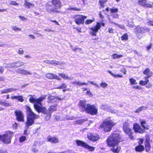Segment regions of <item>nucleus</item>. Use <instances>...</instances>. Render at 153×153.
<instances>
[{
  "label": "nucleus",
  "mask_w": 153,
  "mask_h": 153,
  "mask_svg": "<svg viewBox=\"0 0 153 153\" xmlns=\"http://www.w3.org/2000/svg\"><path fill=\"white\" fill-rule=\"evenodd\" d=\"M123 141L120 134L115 131L112 133L108 137L106 142L107 146L111 147L110 149L111 151L114 153H119L121 148L118 145Z\"/></svg>",
  "instance_id": "f257e3e1"
},
{
  "label": "nucleus",
  "mask_w": 153,
  "mask_h": 153,
  "mask_svg": "<svg viewBox=\"0 0 153 153\" xmlns=\"http://www.w3.org/2000/svg\"><path fill=\"white\" fill-rule=\"evenodd\" d=\"M25 109L27 114L26 121L25 123L26 129L24 130L23 134L27 137L29 134V132H27L29 126L34 123L35 120L38 118V116L33 111L29 106H25Z\"/></svg>",
  "instance_id": "f03ea898"
},
{
  "label": "nucleus",
  "mask_w": 153,
  "mask_h": 153,
  "mask_svg": "<svg viewBox=\"0 0 153 153\" xmlns=\"http://www.w3.org/2000/svg\"><path fill=\"white\" fill-rule=\"evenodd\" d=\"M51 2L53 7L51 8V5L50 2L47 3L45 5L46 11L49 13H60L61 11L59 9H60L62 6V3L60 0H51Z\"/></svg>",
  "instance_id": "7ed1b4c3"
},
{
  "label": "nucleus",
  "mask_w": 153,
  "mask_h": 153,
  "mask_svg": "<svg viewBox=\"0 0 153 153\" xmlns=\"http://www.w3.org/2000/svg\"><path fill=\"white\" fill-rule=\"evenodd\" d=\"M116 124V123L112 120H105L103 121L99 127V130H102L104 132H110Z\"/></svg>",
  "instance_id": "20e7f679"
},
{
  "label": "nucleus",
  "mask_w": 153,
  "mask_h": 153,
  "mask_svg": "<svg viewBox=\"0 0 153 153\" xmlns=\"http://www.w3.org/2000/svg\"><path fill=\"white\" fill-rule=\"evenodd\" d=\"M14 135V133L13 131H8L4 134L0 135V140L5 144H10Z\"/></svg>",
  "instance_id": "39448f33"
},
{
  "label": "nucleus",
  "mask_w": 153,
  "mask_h": 153,
  "mask_svg": "<svg viewBox=\"0 0 153 153\" xmlns=\"http://www.w3.org/2000/svg\"><path fill=\"white\" fill-rule=\"evenodd\" d=\"M33 106L35 110L38 113H42L43 114H46L45 117V120H48L50 119L51 116V113L49 111L48 112L47 110L45 107H40L37 104L33 105Z\"/></svg>",
  "instance_id": "423d86ee"
},
{
  "label": "nucleus",
  "mask_w": 153,
  "mask_h": 153,
  "mask_svg": "<svg viewBox=\"0 0 153 153\" xmlns=\"http://www.w3.org/2000/svg\"><path fill=\"white\" fill-rule=\"evenodd\" d=\"M129 126L128 123L125 122L123 124V130L131 140H133L134 138V132L132 131V129L130 128Z\"/></svg>",
  "instance_id": "0eeeda50"
},
{
  "label": "nucleus",
  "mask_w": 153,
  "mask_h": 153,
  "mask_svg": "<svg viewBox=\"0 0 153 153\" xmlns=\"http://www.w3.org/2000/svg\"><path fill=\"white\" fill-rule=\"evenodd\" d=\"M85 112L91 115H96L98 113V109L94 105L87 103Z\"/></svg>",
  "instance_id": "6e6552de"
},
{
  "label": "nucleus",
  "mask_w": 153,
  "mask_h": 153,
  "mask_svg": "<svg viewBox=\"0 0 153 153\" xmlns=\"http://www.w3.org/2000/svg\"><path fill=\"white\" fill-rule=\"evenodd\" d=\"M134 30L135 35L139 39L141 38V36H140V34L145 33L146 31L147 32L149 30V29L145 27H141L140 25L136 26L134 28Z\"/></svg>",
  "instance_id": "1a4fd4ad"
},
{
  "label": "nucleus",
  "mask_w": 153,
  "mask_h": 153,
  "mask_svg": "<svg viewBox=\"0 0 153 153\" xmlns=\"http://www.w3.org/2000/svg\"><path fill=\"white\" fill-rule=\"evenodd\" d=\"M14 114L16 120L18 122H24L25 121V116L23 112L20 110H15Z\"/></svg>",
  "instance_id": "9d476101"
},
{
  "label": "nucleus",
  "mask_w": 153,
  "mask_h": 153,
  "mask_svg": "<svg viewBox=\"0 0 153 153\" xmlns=\"http://www.w3.org/2000/svg\"><path fill=\"white\" fill-rule=\"evenodd\" d=\"M76 145L78 146L82 147L86 149L90 152H93L95 150V148L94 147L89 145L85 142L82 140H76Z\"/></svg>",
  "instance_id": "9b49d317"
},
{
  "label": "nucleus",
  "mask_w": 153,
  "mask_h": 153,
  "mask_svg": "<svg viewBox=\"0 0 153 153\" xmlns=\"http://www.w3.org/2000/svg\"><path fill=\"white\" fill-rule=\"evenodd\" d=\"M30 97L29 99V101L31 103H35L36 104H37V105H42V100L46 98V95H41L38 98L35 99L31 95H30Z\"/></svg>",
  "instance_id": "f8f14e48"
},
{
  "label": "nucleus",
  "mask_w": 153,
  "mask_h": 153,
  "mask_svg": "<svg viewBox=\"0 0 153 153\" xmlns=\"http://www.w3.org/2000/svg\"><path fill=\"white\" fill-rule=\"evenodd\" d=\"M74 21L75 23L78 25L83 24L84 22V20L87 18V16L80 14H76L74 16Z\"/></svg>",
  "instance_id": "ddd939ff"
},
{
  "label": "nucleus",
  "mask_w": 153,
  "mask_h": 153,
  "mask_svg": "<svg viewBox=\"0 0 153 153\" xmlns=\"http://www.w3.org/2000/svg\"><path fill=\"white\" fill-rule=\"evenodd\" d=\"M88 139L93 142H97L100 139V135L97 133L89 132L87 134Z\"/></svg>",
  "instance_id": "4468645a"
},
{
  "label": "nucleus",
  "mask_w": 153,
  "mask_h": 153,
  "mask_svg": "<svg viewBox=\"0 0 153 153\" xmlns=\"http://www.w3.org/2000/svg\"><path fill=\"white\" fill-rule=\"evenodd\" d=\"M100 28V23L99 22H97L95 26H93L89 28L90 30L89 32V33L92 36H96L97 33Z\"/></svg>",
  "instance_id": "2eb2a0df"
},
{
  "label": "nucleus",
  "mask_w": 153,
  "mask_h": 153,
  "mask_svg": "<svg viewBox=\"0 0 153 153\" xmlns=\"http://www.w3.org/2000/svg\"><path fill=\"white\" fill-rule=\"evenodd\" d=\"M146 138L145 139L144 149L146 152H149L151 149V144L150 142V138L149 136L146 135Z\"/></svg>",
  "instance_id": "dca6fc26"
},
{
  "label": "nucleus",
  "mask_w": 153,
  "mask_h": 153,
  "mask_svg": "<svg viewBox=\"0 0 153 153\" xmlns=\"http://www.w3.org/2000/svg\"><path fill=\"white\" fill-rule=\"evenodd\" d=\"M133 129L135 133L143 134L145 132V130L142 128L137 123H135L133 126Z\"/></svg>",
  "instance_id": "f3484780"
},
{
  "label": "nucleus",
  "mask_w": 153,
  "mask_h": 153,
  "mask_svg": "<svg viewBox=\"0 0 153 153\" xmlns=\"http://www.w3.org/2000/svg\"><path fill=\"white\" fill-rule=\"evenodd\" d=\"M138 4L144 7L152 8L153 7L152 5L147 3V0H139L138 1Z\"/></svg>",
  "instance_id": "a211bd4d"
},
{
  "label": "nucleus",
  "mask_w": 153,
  "mask_h": 153,
  "mask_svg": "<svg viewBox=\"0 0 153 153\" xmlns=\"http://www.w3.org/2000/svg\"><path fill=\"white\" fill-rule=\"evenodd\" d=\"M87 105L86 101L84 100H80L78 104L79 107L82 109V111H85Z\"/></svg>",
  "instance_id": "6ab92c4d"
},
{
  "label": "nucleus",
  "mask_w": 153,
  "mask_h": 153,
  "mask_svg": "<svg viewBox=\"0 0 153 153\" xmlns=\"http://www.w3.org/2000/svg\"><path fill=\"white\" fill-rule=\"evenodd\" d=\"M47 140L48 142H50L51 143L56 144L59 142V140L58 138L55 137H53L51 135L48 136Z\"/></svg>",
  "instance_id": "aec40b11"
},
{
  "label": "nucleus",
  "mask_w": 153,
  "mask_h": 153,
  "mask_svg": "<svg viewBox=\"0 0 153 153\" xmlns=\"http://www.w3.org/2000/svg\"><path fill=\"white\" fill-rule=\"evenodd\" d=\"M141 126L144 130H148L149 128L150 125L148 124L145 120H140Z\"/></svg>",
  "instance_id": "412c9836"
},
{
  "label": "nucleus",
  "mask_w": 153,
  "mask_h": 153,
  "mask_svg": "<svg viewBox=\"0 0 153 153\" xmlns=\"http://www.w3.org/2000/svg\"><path fill=\"white\" fill-rule=\"evenodd\" d=\"M150 77H151V75L145 76L143 77V79L145 80V81H144L142 80H140L139 82V84L142 86H145L147 85L149 82V78Z\"/></svg>",
  "instance_id": "4be33fe9"
},
{
  "label": "nucleus",
  "mask_w": 153,
  "mask_h": 153,
  "mask_svg": "<svg viewBox=\"0 0 153 153\" xmlns=\"http://www.w3.org/2000/svg\"><path fill=\"white\" fill-rule=\"evenodd\" d=\"M45 76L47 78L50 79H55L58 80H60L61 79L57 75L52 73H48L46 74Z\"/></svg>",
  "instance_id": "5701e85b"
},
{
  "label": "nucleus",
  "mask_w": 153,
  "mask_h": 153,
  "mask_svg": "<svg viewBox=\"0 0 153 153\" xmlns=\"http://www.w3.org/2000/svg\"><path fill=\"white\" fill-rule=\"evenodd\" d=\"M135 150L137 152H142L144 150V147L143 145H139L136 146Z\"/></svg>",
  "instance_id": "b1692460"
},
{
  "label": "nucleus",
  "mask_w": 153,
  "mask_h": 153,
  "mask_svg": "<svg viewBox=\"0 0 153 153\" xmlns=\"http://www.w3.org/2000/svg\"><path fill=\"white\" fill-rule=\"evenodd\" d=\"M11 98L13 100L17 99L19 101L21 102H23L24 100L22 96V95L12 96L11 97Z\"/></svg>",
  "instance_id": "393cba45"
},
{
  "label": "nucleus",
  "mask_w": 153,
  "mask_h": 153,
  "mask_svg": "<svg viewBox=\"0 0 153 153\" xmlns=\"http://www.w3.org/2000/svg\"><path fill=\"white\" fill-rule=\"evenodd\" d=\"M18 71L19 73L22 74L31 75L32 74V73L31 72L29 71H27L26 70L24 69L19 68L18 69Z\"/></svg>",
  "instance_id": "a878e982"
},
{
  "label": "nucleus",
  "mask_w": 153,
  "mask_h": 153,
  "mask_svg": "<svg viewBox=\"0 0 153 153\" xmlns=\"http://www.w3.org/2000/svg\"><path fill=\"white\" fill-rule=\"evenodd\" d=\"M143 74L144 75H146V76L151 75V76H152L153 74L152 72L150 71V69L148 68H146L143 71Z\"/></svg>",
  "instance_id": "bb28decb"
},
{
  "label": "nucleus",
  "mask_w": 153,
  "mask_h": 153,
  "mask_svg": "<svg viewBox=\"0 0 153 153\" xmlns=\"http://www.w3.org/2000/svg\"><path fill=\"white\" fill-rule=\"evenodd\" d=\"M108 0H99V3L100 8H103L105 4L107 2Z\"/></svg>",
  "instance_id": "cd10ccee"
},
{
  "label": "nucleus",
  "mask_w": 153,
  "mask_h": 153,
  "mask_svg": "<svg viewBox=\"0 0 153 153\" xmlns=\"http://www.w3.org/2000/svg\"><path fill=\"white\" fill-rule=\"evenodd\" d=\"M14 89L13 88H10L7 89H3L1 91V93L2 94L7 93L10 92L12 91H14Z\"/></svg>",
  "instance_id": "c85d7f7f"
},
{
  "label": "nucleus",
  "mask_w": 153,
  "mask_h": 153,
  "mask_svg": "<svg viewBox=\"0 0 153 153\" xmlns=\"http://www.w3.org/2000/svg\"><path fill=\"white\" fill-rule=\"evenodd\" d=\"M56 105H51L50 106L49 108L48 109V111L51 112V113L54 111L56 110Z\"/></svg>",
  "instance_id": "c756f323"
},
{
  "label": "nucleus",
  "mask_w": 153,
  "mask_h": 153,
  "mask_svg": "<svg viewBox=\"0 0 153 153\" xmlns=\"http://www.w3.org/2000/svg\"><path fill=\"white\" fill-rule=\"evenodd\" d=\"M147 108V107L144 106H142L139 107L135 111V112L139 113L143 110H146Z\"/></svg>",
  "instance_id": "7c9ffc66"
},
{
  "label": "nucleus",
  "mask_w": 153,
  "mask_h": 153,
  "mask_svg": "<svg viewBox=\"0 0 153 153\" xmlns=\"http://www.w3.org/2000/svg\"><path fill=\"white\" fill-rule=\"evenodd\" d=\"M27 138L26 136L22 135L19 138V141L20 143H23L27 140Z\"/></svg>",
  "instance_id": "2f4dec72"
},
{
  "label": "nucleus",
  "mask_w": 153,
  "mask_h": 153,
  "mask_svg": "<svg viewBox=\"0 0 153 153\" xmlns=\"http://www.w3.org/2000/svg\"><path fill=\"white\" fill-rule=\"evenodd\" d=\"M24 5L25 6L29 8L31 7H33L34 6V5L33 4L30 2H28L26 1H25L24 3Z\"/></svg>",
  "instance_id": "473e14b6"
},
{
  "label": "nucleus",
  "mask_w": 153,
  "mask_h": 153,
  "mask_svg": "<svg viewBox=\"0 0 153 153\" xmlns=\"http://www.w3.org/2000/svg\"><path fill=\"white\" fill-rule=\"evenodd\" d=\"M74 85H77L79 86H81L84 85H87V83L85 82H81L79 81H74L73 83Z\"/></svg>",
  "instance_id": "72a5a7b5"
},
{
  "label": "nucleus",
  "mask_w": 153,
  "mask_h": 153,
  "mask_svg": "<svg viewBox=\"0 0 153 153\" xmlns=\"http://www.w3.org/2000/svg\"><path fill=\"white\" fill-rule=\"evenodd\" d=\"M113 77H123V76L120 75L119 74H118L117 75H116L115 74H114L111 71H110V70H108L107 71Z\"/></svg>",
  "instance_id": "f704fd0d"
},
{
  "label": "nucleus",
  "mask_w": 153,
  "mask_h": 153,
  "mask_svg": "<svg viewBox=\"0 0 153 153\" xmlns=\"http://www.w3.org/2000/svg\"><path fill=\"white\" fill-rule=\"evenodd\" d=\"M67 85L64 83H62L61 85L58 87L55 88L56 89H62L63 88H67Z\"/></svg>",
  "instance_id": "c9c22d12"
},
{
  "label": "nucleus",
  "mask_w": 153,
  "mask_h": 153,
  "mask_svg": "<svg viewBox=\"0 0 153 153\" xmlns=\"http://www.w3.org/2000/svg\"><path fill=\"white\" fill-rule=\"evenodd\" d=\"M112 56L113 59H116L122 57L123 56L122 55H118L116 53H115L112 55Z\"/></svg>",
  "instance_id": "e433bc0d"
},
{
  "label": "nucleus",
  "mask_w": 153,
  "mask_h": 153,
  "mask_svg": "<svg viewBox=\"0 0 153 153\" xmlns=\"http://www.w3.org/2000/svg\"><path fill=\"white\" fill-rule=\"evenodd\" d=\"M128 36L127 33H124L123 35L121 36V39L122 40H127L128 39Z\"/></svg>",
  "instance_id": "4c0bfd02"
},
{
  "label": "nucleus",
  "mask_w": 153,
  "mask_h": 153,
  "mask_svg": "<svg viewBox=\"0 0 153 153\" xmlns=\"http://www.w3.org/2000/svg\"><path fill=\"white\" fill-rule=\"evenodd\" d=\"M131 85H135L137 84L136 80L133 78H131L129 79Z\"/></svg>",
  "instance_id": "58836bf2"
},
{
  "label": "nucleus",
  "mask_w": 153,
  "mask_h": 153,
  "mask_svg": "<svg viewBox=\"0 0 153 153\" xmlns=\"http://www.w3.org/2000/svg\"><path fill=\"white\" fill-rule=\"evenodd\" d=\"M0 104L3 105L5 107H7L11 105V104L9 102H5L0 100Z\"/></svg>",
  "instance_id": "ea45409f"
},
{
  "label": "nucleus",
  "mask_w": 153,
  "mask_h": 153,
  "mask_svg": "<svg viewBox=\"0 0 153 153\" xmlns=\"http://www.w3.org/2000/svg\"><path fill=\"white\" fill-rule=\"evenodd\" d=\"M94 21V19H87L85 22V24L86 25H88L92 23Z\"/></svg>",
  "instance_id": "a19ab883"
},
{
  "label": "nucleus",
  "mask_w": 153,
  "mask_h": 153,
  "mask_svg": "<svg viewBox=\"0 0 153 153\" xmlns=\"http://www.w3.org/2000/svg\"><path fill=\"white\" fill-rule=\"evenodd\" d=\"M58 75L64 79H67L68 77L64 74L59 73Z\"/></svg>",
  "instance_id": "79ce46f5"
},
{
  "label": "nucleus",
  "mask_w": 153,
  "mask_h": 153,
  "mask_svg": "<svg viewBox=\"0 0 153 153\" xmlns=\"http://www.w3.org/2000/svg\"><path fill=\"white\" fill-rule=\"evenodd\" d=\"M111 13H116L118 11V9L117 8H111L110 10Z\"/></svg>",
  "instance_id": "37998d69"
},
{
  "label": "nucleus",
  "mask_w": 153,
  "mask_h": 153,
  "mask_svg": "<svg viewBox=\"0 0 153 153\" xmlns=\"http://www.w3.org/2000/svg\"><path fill=\"white\" fill-rule=\"evenodd\" d=\"M59 62L56 61L55 60H53L50 61L49 63L51 64H55L56 65H59Z\"/></svg>",
  "instance_id": "c03bdc74"
},
{
  "label": "nucleus",
  "mask_w": 153,
  "mask_h": 153,
  "mask_svg": "<svg viewBox=\"0 0 153 153\" xmlns=\"http://www.w3.org/2000/svg\"><path fill=\"white\" fill-rule=\"evenodd\" d=\"M12 28L13 30L17 31H21V29L20 28L17 27L16 26H14L12 27Z\"/></svg>",
  "instance_id": "a18cd8bd"
},
{
  "label": "nucleus",
  "mask_w": 153,
  "mask_h": 153,
  "mask_svg": "<svg viewBox=\"0 0 153 153\" xmlns=\"http://www.w3.org/2000/svg\"><path fill=\"white\" fill-rule=\"evenodd\" d=\"M18 124L16 122H15L13 124L12 127L13 129H17L18 128Z\"/></svg>",
  "instance_id": "49530a36"
},
{
  "label": "nucleus",
  "mask_w": 153,
  "mask_h": 153,
  "mask_svg": "<svg viewBox=\"0 0 153 153\" xmlns=\"http://www.w3.org/2000/svg\"><path fill=\"white\" fill-rule=\"evenodd\" d=\"M128 26L130 27L133 28L134 27V25L133 22L128 21Z\"/></svg>",
  "instance_id": "de8ad7c7"
},
{
  "label": "nucleus",
  "mask_w": 153,
  "mask_h": 153,
  "mask_svg": "<svg viewBox=\"0 0 153 153\" xmlns=\"http://www.w3.org/2000/svg\"><path fill=\"white\" fill-rule=\"evenodd\" d=\"M153 86V84L150 82H149L148 84L146 86V87L147 88H149L152 87Z\"/></svg>",
  "instance_id": "09e8293b"
},
{
  "label": "nucleus",
  "mask_w": 153,
  "mask_h": 153,
  "mask_svg": "<svg viewBox=\"0 0 153 153\" xmlns=\"http://www.w3.org/2000/svg\"><path fill=\"white\" fill-rule=\"evenodd\" d=\"M100 85L103 88H105L107 86V84L105 82H102L100 83Z\"/></svg>",
  "instance_id": "8fccbe9b"
},
{
  "label": "nucleus",
  "mask_w": 153,
  "mask_h": 153,
  "mask_svg": "<svg viewBox=\"0 0 153 153\" xmlns=\"http://www.w3.org/2000/svg\"><path fill=\"white\" fill-rule=\"evenodd\" d=\"M70 10H74L75 11H80L81 10V9L80 8H78L76 7L70 8Z\"/></svg>",
  "instance_id": "3c124183"
},
{
  "label": "nucleus",
  "mask_w": 153,
  "mask_h": 153,
  "mask_svg": "<svg viewBox=\"0 0 153 153\" xmlns=\"http://www.w3.org/2000/svg\"><path fill=\"white\" fill-rule=\"evenodd\" d=\"M31 151L33 153H35L37 152L38 150L36 148H33L31 149Z\"/></svg>",
  "instance_id": "603ef678"
},
{
  "label": "nucleus",
  "mask_w": 153,
  "mask_h": 153,
  "mask_svg": "<svg viewBox=\"0 0 153 153\" xmlns=\"http://www.w3.org/2000/svg\"><path fill=\"white\" fill-rule=\"evenodd\" d=\"M24 51L21 48H19L18 51V53L19 54H22L23 53Z\"/></svg>",
  "instance_id": "864d4df0"
},
{
  "label": "nucleus",
  "mask_w": 153,
  "mask_h": 153,
  "mask_svg": "<svg viewBox=\"0 0 153 153\" xmlns=\"http://www.w3.org/2000/svg\"><path fill=\"white\" fill-rule=\"evenodd\" d=\"M144 140L142 138H140L139 139V141L138 142V145H142L143 143Z\"/></svg>",
  "instance_id": "5fc2aeb1"
},
{
  "label": "nucleus",
  "mask_w": 153,
  "mask_h": 153,
  "mask_svg": "<svg viewBox=\"0 0 153 153\" xmlns=\"http://www.w3.org/2000/svg\"><path fill=\"white\" fill-rule=\"evenodd\" d=\"M83 123V121L82 120H76L75 121V123L78 124H81Z\"/></svg>",
  "instance_id": "6e6d98bb"
},
{
  "label": "nucleus",
  "mask_w": 153,
  "mask_h": 153,
  "mask_svg": "<svg viewBox=\"0 0 153 153\" xmlns=\"http://www.w3.org/2000/svg\"><path fill=\"white\" fill-rule=\"evenodd\" d=\"M112 17L114 18H117L119 17L117 13H114L111 15Z\"/></svg>",
  "instance_id": "4d7b16f0"
},
{
  "label": "nucleus",
  "mask_w": 153,
  "mask_h": 153,
  "mask_svg": "<svg viewBox=\"0 0 153 153\" xmlns=\"http://www.w3.org/2000/svg\"><path fill=\"white\" fill-rule=\"evenodd\" d=\"M10 4L12 5H18L19 4L17 3L16 1H11L10 2Z\"/></svg>",
  "instance_id": "13d9d810"
},
{
  "label": "nucleus",
  "mask_w": 153,
  "mask_h": 153,
  "mask_svg": "<svg viewBox=\"0 0 153 153\" xmlns=\"http://www.w3.org/2000/svg\"><path fill=\"white\" fill-rule=\"evenodd\" d=\"M133 88L138 90H141L143 89V88L142 87L139 86H133Z\"/></svg>",
  "instance_id": "bf43d9fd"
},
{
  "label": "nucleus",
  "mask_w": 153,
  "mask_h": 153,
  "mask_svg": "<svg viewBox=\"0 0 153 153\" xmlns=\"http://www.w3.org/2000/svg\"><path fill=\"white\" fill-rule=\"evenodd\" d=\"M86 93L87 94L89 95L90 96H93V94L92 93H91L90 90L87 91Z\"/></svg>",
  "instance_id": "052dcab7"
},
{
  "label": "nucleus",
  "mask_w": 153,
  "mask_h": 153,
  "mask_svg": "<svg viewBox=\"0 0 153 153\" xmlns=\"http://www.w3.org/2000/svg\"><path fill=\"white\" fill-rule=\"evenodd\" d=\"M152 46V44H150L148 46H146V48L148 51H149L151 48Z\"/></svg>",
  "instance_id": "680f3d73"
},
{
  "label": "nucleus",
  "mask_w": 153,
  "mask_h": 153,
  "mask_svg": "<svg viewBox=\"0 0 153 153\" xmlns=\"http://www.w3.org/2000/svg\"><path fill=\"white\" fill-rule=\"evenodd\" d=\"M4 71V68L0 66V74H2Z\"/></svg>",
  "instance_id": "e2e57ef3"
},
{
  "label": "nucleus",
  "mask_w": 153,
  "mask_h": 153,
  "mask_svg": "<svg viewBox=\"0 0 153 153\" xmlns=\"http://www.w3.org/2000/svg\"><path fill=\"white\" fill-rule=\"evenodd\" d=\"M19 17L22 20H27V18L23 16H19Z\"/></svg>",
  "instance_id": "0e129e2a"
},
{
  "label": "nucleus",
  "mask_w": 153,
  "mask_h": 153,
  "mask_svg": "<svg viewBox=\"0 0 153 153\" xmlns=\"http://www.w3.org/2000/svg\"><path fill=\"white\" fill-rule=\"evenodd\" d=\"M0 153H7V151L6 150L1 149L0 150Z\"/></svg>",
  "instance_id": "69168bd1"
},
{
  "label": "nucleus",
  "mask_w": 153,
  "mask_h": 153,
  "mask_svg": "<svg viewBox=\"0 0 153 153\" xmlns=\"http://www.w3.org/2000/svg\"><path fill=\"white\" fill-rule=\"evenodd\" d=\"M56 153H70L69 151L67 150L59 152H56Z\"/></svg>",
  "instance_id": "338daca9"
},
{
  "label": "nucleus",
  "mask_w": 153,
  "mask_h": 153,
  "mask_svg": "<svg viewBox=\"0 0 153 153\" xmlns=\"http://www.w3.org/2000/svg\"><path fill=\"white\" fill-rule=\"evenodd\" d=\"M56 153H70L69 151L67 150L59 152H56Z\"/></svg>",
  "instance_id": "774afa93"
}]
</instances>
